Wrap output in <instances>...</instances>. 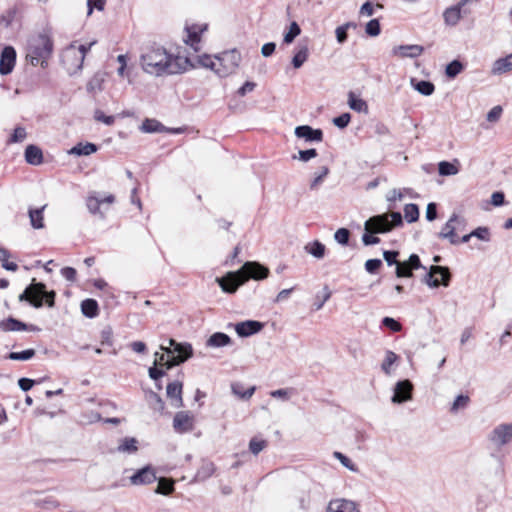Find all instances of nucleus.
<instances>
[{"instance_id": "1", "label": "nucleus", "mask_w": 512, "mask_h": 512, "mask_svg": "<svg viewBox=\"0 0 512 512\" xmlns=\"http://www.w3.org/2000/svg\"><path fill=\"white\" fill-rule=\"evenodd\" d=\"M143 70L151 75L178 74L187 70L188 58L173 57L162 47L148 48L141 56Z\"/></svg>"}, {"instance_id": "2", "label": "nucleus", "mask_w": 512, "mask_h": 512, "mask_svg": "<svg viewBox=\"0 0 512 512\" xmlns=\"http://www.w3.org/2000/svg\"><path fill=\"white\" fill-rule=\"evenodd\" d=\"M268 275V267L256 261H247L239 270L228 272L225 276L216 278V282L224 292L232 294L249 279L263 280Z\"/></svg>"}, {"instance_id": "3", "label": "nucleus", "mask_w": 512, "mask_h": 512, "mask_svg": "<svg viewBox=\"0 0 512 512\" xmlns=\"http://www.w3.org/2000/svg\"><path fill=\"white\" fill-rule=\"evenodd\" d=\"M403 224L400 212L383 213L375 215L366 220L364 224L365 233L362 236V242L366 246L375 245L380 242V238L375 234H384L393 230V228Z\"/></svg>"}, {"instance_id": "4", "label": "nucleus", "mask_w": 512, "mask_h": 512, "mask_svg": "<svg viewBox=\"0 0 512 512\" xmlns=\"http://www.w3.org/2000/svg\"><path fill=\"white\" fill-rule=\"evenodd\" d=\"M53 52V41L48 31L32 36L28 41L26 58L33 66L44 67Z\"/></svg>"}, {"instance_id": "5", "label": "nucleus", "mask_w": 512, "mask_h": 512, "mask_svg": "<svg viewBox=\"0 0 512 512\" xmlns=\"http://www.w3.org/2000/svg\"><path fill=\"white\" fill-rule=\"evenodd\" d=\"M55 297V291H47L44 283L35 282V279H33L32 283L25 288L18 299L21 302H29L35 308H41L44 303L49 308H52L55 305Z\"/></svg>"}, {"instance_id": "6", "label": "nucleus", "mask_w": 512, "mask_h": 512, "mask_svg": "<svg viewBox=\"0 0 512 512\" xmlns=\"http://www.w3.org/2000/svg\"><path fill=\"white\" fill-rule=\"evenodd\" d=\"M95 43V41H92L87 45L81 44L79 46L72 43L63 50L61 62L68 74L73 75L82 69L86 54Z\"/></svg>"}, {"instance_id": "7", "label": "nucleus", "mask_w": 512, "mask_h": 512, "mask_svg": "<svg viewBox=\"0 0 512 512\" xmlns=\"http://www.w3.org/2000/svg\"><path fill=\"white\" fill-rule=\"evenodd\" d=\"M488 441L500 449L512 442V422L496 425L487 436Z\"/></svg>"}, {"instance_id": "8", "label": "nucleus", "mask_w": 512, "mask_h": 512, "mask_svg": "<svg viewBox=\"0 0 512 512\" xmlns=\"http://www.w3.org/2000/svg\"><path fill=\"white\" fill-rule=\"evenodd\" d=\"M450 279L451 273L448 267L432 265L424 277V282L431 288H437L439 285L447 287Z\"/></svg>"}, {"instance_id": "9", "label": "nucleus", "mask_w": 512, "mask_h": 512, "mask_svg": "<svg viewBox=\"0 0 512 512\" xmlns=\"http://www.w3.org/2000/svg\"><path fill=\"white\" fill-rule=\"evenodd\" d=\"M463 224L464 220L457 214H453L438 233V237L442 239H448L452 245H457L459 243V239L457 238L455 232Z\"/></svg>"}, {"instance_id": "10", "label": "nucleus", "mask_w": 512, "mask_h": 512, "mask_svg": "<svg viewBox=\"0 0 512 512\" xmlns=\"http://www.w3.org/2000/svg\"><path fill=\"white\" fill-rule=\"evenodd\" d=\"M217 60L224 67V71L216 70V72L220 76H225L232 73L240 64L241 54L236 50H230L223 52L220 57H217Z\"/></svg>"}, {"instance_id": "11", "label": "nucleus", "mask_w": 512, "mask_h": 512, "mask_svg": "<svg viewBox=\"0 0 512 512\" xmlns=\"http://www.w3.org/2000/svg\"><path fill=\"white\" fill-rule=\"evenodd\" d=\"M413 384L410 380L405 379L398 381L394 387V394L391 401L396 404H401L412 399Z\"/></svg>"}, {"instance_id": "12", "label": "nucleus", "mask_w": 512, "mask_h": 512, "mask_svg": "<svg viewBox=\"0 0 512 512\" xmlns=\"http://www.w3.org/2000/svg\"><path fill=\"white\" fill-rule=\"evenodd\" d=\"M169 346L161 345V350L165 351L168 355L177 354L173 356L175 359H183V362L192 356V347L187 343H178L174 339H169Z\"/></svg>"}, {"instance_id": "13", "label": "nucleus", "mask_w": 512, "mask_h": 512, "mask_svg": "<svg viewBox=\"0 0 512 512\" xmlns=\"http://www.w3.org/2000/svg\"><path fill=\"white\" fill-rule=\"evenodd\" d=\"M129 480L135 486L148 485L157 480L156 471L151 465H147L137 470Z\"/></svg>"}, {"instance_id": "14", "label": "nucleus", "mask_w": 512, "mask_h": 512, "mask_svg": "<svg viewBox=\"0 0 512 512\" xmlns=\"http://www.w3.org/2000/svg\"><path fill=\"white\" fill-rule=\"evenodd\" d=\"M173 428L177 433H187L194 428V416L188 411L177 412L173 419Z\"/></svg>"}, {"instance_id": "15", "label": "nucleus", "mask_w": 512, "mask_h": 512, "mask_svg": "<svg viewBox=\"0 0 512 512\" xmlns=\"http://www.w3.org/2000/svg\"><path fill=\"white\" fill-rule=\"evenodd\" d=\"M468 8H463L459 3L446 8L443 12V19L446 25L456 26L462 17L470 14Z\"/></svg>"}, {"instance_id": "16", "label": "nucleus", "mask_w": 512, "mask_h": 512, "mask_svg": "<svg viewBox=\"0 0 512 512\" xmlns=\"http://www.w3.org/2000/svg\"><path fill=\"white\" fill-rule=\"evenodd\" d=\"M16 63V51L12 46L3 48L0 56V74L8 75L12 72Z\"/></svg>"}, {"instance_id": "17", "label": "nucleus", "mask_w": 512, "mask_h": 512, "mask_svg": "<svg viewBox=\"0 0 512 512\" xmlns=\"http://www.w3.org/2000/svg\"><path fill=\"white\" fill-rule=\"evenodd\" d=\"M264 324L256 320H246L235 324V331L240 337H249L262 330Z\"/></svg>"}, {"instance_id": "18", "label": "nucleus", "mask_w": 512, "mask_h": 512, "mask_svg": "<svg viewBox=\"0 0 512 512\" xmlns=\"http://www.w3.org/2000/svg\"><path fill=\"white\" fill-rule=\"evenodd\" d=\"M423 51L424 47L421 45H400L395 46L392 49V54L400 58H417L423 53Z\"/></svg>"}, {"instance_id": "19", "label": "nucleus", "mask_w": 512, "mask_h": 512, "mask_svg": "<svg viewBox=\"0 0 512 512\" xmlns=\"http://www.w3.org/2000/svg\"><path fill=\"white\" fill-rule=\"evenodd\" d=\"M295 135L304 138L306 141L321 142L323 140V132L321 129H313L311 126L302 125L295 128Z\"/></svg>"}, {"instance_id": "20", "label": "nucleus", "mask_w": 512, "mask_h": 512, "mask_svg": "<svg viewBox=\"0 0 512 512\" xmlns=\"http://www.w3.org/2000/svg\"><path fill=\"white\" fill-rule=\"evenodd\" d=\"M182 388L183 385L180 381H174L167 385V396L171 400L172 406L175 408H180L183 406Z\"/></svg>"}, {"instance_id": "21", "label": "nucleus", "mask_w": 512, "mask_h": 512, "mask_svg": "<svg viewBox=\"0 0 512 512\" xmlns=\"http://www.w3.org/2000/svg\"><path fill=\"white\" fill-rule=\"evenodd\" d=\"M327 512H360L357 504L346 499H336L330 501Z\"/></svg>"}, {"instance_id": "22", "label": "nucleus", "mask_w": 512, "mask_h": 512, "mask_svg": "<svg viewBox=\"0 0 512 512\" xmlns=\"http://www.w3.org/2000/svg\"><path fill=\"white\" fill-rule=\"evenodd\" d=\"M0 328L6 332L22 330L39 331L38 327L34 325H27L24 322H21L20 320L15 319L13 317H9L8 319L3 320L0 323Z\"/></svg>"}, {"instance_id": "23", "label": "nucleus", "mask_w": 512, "mask_h": 512, "mask_svg": "<svg viewBox=\"0 0 512 512\" xmlns=\"http://www.w3.org/2000/svg\"><path fill=\"white\" fill-rule=\"evenodd\" d=\"M309 57L308 40L300 41L295 47V54L292 58V65L295 69H299Z\"/></svg>"}, {"instance_id": "24", "label": "nucleus", "mask_w": 512, "mask_h": 512, "mask_svg": "<svg viewBox=\"0 0 512 512\" xmlns=\"http://www.w3.org/2000/svg\"><path fill=\"white\" fill-rule=\"evenodd\" d=\"M115 198L113 195H108L105 198L100 199L95 195H90L86 199V206L90 213L99 214L101 218L104 217L103 213L100 211V205L104 203L112 204Z\"/></svg>"}, {"instance_id": "25", "label": "nucleus", "mask_w": 512, "mask_h": 512, "mask_svg": "<svg viewBox=\"0 0 512 512\" xmlns=\"http://www.w3.org/2000/svg\"><path fill=\"white\" fill-rule=\"evenodd\" d=\"M207 30V24H194L190 27L186 28L187 36L184 40L187 44L194 47L195 44H198L200 41V34Z\"/></svg>"}, {"instance_id": "26", "label": "nucleus", "mask_w": 512, "mask_h": 512, "mask_svg": "<svg viewBox=\"0 0 512 512\" xmlns=\"http://www.w3.org/2000/svg\"><path fill=\"white\" fill-rule=\"evenodd\" d=\"M512 71V53L504 58L497 59L492 66L493 75H501Z\"/></svg>"}, {"instance_id": "27", "label": "nucleus", "mask_w": 512, "mask_h": 512, "mask_svg": "<svg viewBox=\"0 0 512 512\" xmlns=\"http://www.w3.org/2000/svg\"><path fill=\"white\" fill-rule=\"evenodd\" d=\"M25 160L31 165L41 164L43 161L41 149L35 145H28L25 149Z\"/></svg>"}, {"instance_id": "28", "label": "nucleus", "mask_w": 512, "mask_h": 512, "mask_svg": "<svg viewBox=\"0 0 512 512\" xmlns=\"http://www.w3.org/2000/svg\"><path fill=\"white\" fill-rule=\"evenodd\" d=\"M231 342L232 340L227 334L216 332L207 339L206 345L208 347L219 348L230 345Z\"/></svg>"}, {"instance_id": "29", "label": "nucleus", "mask_w": 512, "mask_h": 512, "mask_svg": "<svg viewBox=\"0 0 512 512\" xmlns=\"http://www.w3.org/2000/svg\"><path fill=\"white\" fill-rule=\"evenodd\" d=\"M97 146L93 143H78L69 150V154L77 156H88L97 151Z\"/></svg>"}, {"instance_id": "30", "label": "nucleus", "mask_w": 512, "mask_h": 512, "mask_svg": "<svg viewBox=\"0 0 512 512\" xmlns=\"http://www.w3.org/2000/svg\"><path fill=\"white\" fill-rule=\"evenodd\" d=\"M348 105L350 109L356 112L368 113V105L366 101L357 97L354 92L350 91L348 93Z\"/></svg>"}, {"instance_id": "31", "label": "nucleus", "mask_w": 512, "mask_h": 512, "mask_svg": "<svg viewBox=\"0 0 512 512\" xmlns=\"http://www.w3.org/2000/svg\"><path fill=\"white\" fill-rule=\"evenodd\" d=\"M214 471V464L209 461H204L197 470L194 480L199 482L205 481L213 475Z\"/></svg>"}, {"instance_id": "32", "label": "nucleus", "mask_w": 512, "mask_h": 512, "mask_svg": "<svg viewBox=\"0 0 512 512\" xmlns=\"http://www.w3.org/2000/svg\"><path fill=\"white\" fill-rule=\"evenodd\" d=\"M304 250L317 259H322L325 256V245L318 240H314L305 245Z\"/></svg>"}, {"instance_id": "33", "label": "nucleus", "mask_w": 512, "mask_h": 512, "mask_svg": "<svg viewBox=\"0 0 512 512\" xmlns=\"http://www.w3.org/2000/svg\"><path fill=\"white\" fill-rule=\"evenodd\" d=\"M145 133H161L166 131V127L156 119H145L140 127Z\"/></svg>"}, {"instance_id": "34", "label": "nucleus", "mask_w": 512, "mask_h": 512, "mask_svg": "<svg viewBox=\"0 0 512 512\" xmlns=\"http://www.w3.org/2000/svg\"><path fill=\"white\" fill-rule=\"evenodd\" d=\"M81 311L84 316L94 318L99 313L98 303L94 299H85L81 303Z\"/></svg>"}, {"instance_id": "35", "label": "nucleus", "mask_w": 512, "mask_h": 512, "mask_svg": "<svg viewBox=\"0 0 512 512\" xmlns=\"http://www.w3.org/2000/svg\"><path fill=\"white\" fill-rule=\"evenodd\" d=\"M411 85L413 88L424 96H430L435 90V86L430 81L421 80L416 82L415 79H411Z\"/></svg>"}, {"instance_id": "36", "label": "nucleus", "mask_w": 512, "mask_h": 512, "mask_svg": "<svg viewBox=\"0 0 512 512\" xmlns=\"http://www.w3.org/2000/svg\"><path fill=\"white\" fill-rule=\"evenodd\" d=\"M399 359V356L391 350L385 352L384 360L381 364L382 371L390 376L392 374V365L395 364Z\"/></svg>"}, {"instance_id": "37", "label": "nucleus", "mask_w": 512, "mask_h": 512, "mask_svg": "<svg viewBox=\"0 0 512 512\" xmlns=\"http://www.w3.org/2000/svg\"><path fill=\"white\" fill-rule=\"evenodd\" d=\"M46 205L39 209H30L29 210V218L30 222L33 228L35 229H41L44 227L43 223V211L45 209Z\"/></svg>"}, {"instance_id": "38", "label": "nucleus", "mask_w": 512, "mask_h": 512, "mask_svg": "<svg viewBox=\"0 0 512 512\" xmlns=\"http://www.w3.org/2000/svg\"><path fill=\"white\" fill-rule=\"evenodd\" d=\"M138 441L133 437L124 438L119 444L117 450L123 453H135L138 450Z\"/></svg>"}, {"instance_id": "39", "label": "nucleus", "mask_w": 512, "mask_h": 512, "mask_svg": "<svg viewBox=\"0 0 512 512\" xmlns=\"http://www.w3.org/2000/svg\"><path fill=\"white\" fill-rule=\"evenodd\" d=\"M174 491V482L166 479L160 478L158 480L157 488L155 489V493L162 495H169Z\"/></svg>"}, {"instance_id": "40", "label": "nucleus", "mask_w": 512, "mask_h": 512, "mask_svg": "<svg viewBox=\"0 0 512 512\" xmlns=\"http://www.w3.org/2000/svg\"><path fill=\"white\" fill-rule=\"evenodd\" d=\"M231 389H232L233 394H235L236 396H238L241 399H249L252 397V395L255 392L254 386H252L244 391L243 386L240 383L232 384Z\"/></svg>"}, {"instance_id": "41", "label": "nucleus", "mask_w": 512, "mask_h": 512, "mask_svg": "<svg viewBox=\"0 0 512 512\" xmlns=\"http://www.w3.org/2000/svg\"><path fill=\"white\" fill-rule=\"evenodd\" d=\"M351 27L355 28V27H356L355 23H353V22H347V23H345V24H343V25H341V26H338V27L336 28V30H335V34H336L337 42H338L339 44H343L344 42H346L347 37H348V33H347V31H348V29H349V28H351Z\"/></svg>"}, {"instance_id": "42", "label": "nucleus", "mask_w": 512, "mask_h": 512, "mask_svg": "<svg viewBox=\"0 0 512 512\" xmlns=\"http://www.w3.org/2000/svg\"><path fill=\"white\" fill-rule=\"evenodd\" d=\"M300 33H301L300 26L297 24V22L293 21L290 24L288 32H286L284 34L283 42L285 44H291L295 40V38L300 35Z\"/></svg>"}, {"instance_id": "43", "label": "nucleus", "mask_w": 512, "mask_h": 512, "mask_svg": "<svg viewBox=\"0 0 512 512\" xmlns=\"http://www.w3.org/2000/svg\"><path fill=\"white\" fill-rule=\"evenodd\" d=\"M404 216L409 223L415 222L419 218V208L416 204L409 203L404 207Z\"/></svg>"}, {"instance_id": "44", "label": "nucleus", "mask_w": 512, "mask_h": 512, "mask_svg": "<svg viewBox=\"0 0 512 512\" xmlns=\"http://www.w3.org/2000/svg\"><path fill=\"white\" fill-rule=\"evenodd\" d=\"M463 69L464 66L459 60H453L446 66L445 73L448 78H455Z\"/></svg>"}, {"instance_id": "45", "label": "nucleus", "mask_w": 512, "mask_h": 512, "mask_svg": "<svg viewBox=\"0 0 512 512\" xmlns=\"http://www.w3.org/2000/svg\"><path fill=\"white\" fill-rule=\"evenodd\" d=\"M438 172L442 176L456 175L458 168L450 162L442 161L438 164Z\"/></svg>"}, {"instance_id": "46", "label": "nucleus", "mask_w": 512, "mask_h": 512, "mask_svg": "<svg viewBox=\"0 0 512 512\" xmlns=\"http://www.w3.org/2000/svg\"><path fill=\"white\" fill-rule=\"evenodd\" d=\"M395 273H396V276L399 278H402V277L410 278L413 276V270L409 266V264H407V261L397 263Z\"/></svg>"}, {"instance_id": "47", "label": "nucleus", "mask_w": 512, "mask_h": 512, "mask_svg": "<svg viewBox=\"0 0 512 512\" xmlns=\"http://www.w3.org/2000/svg\"><path fill=\"white\" fill-rule=\"evenodd\" d=\"M35 350L34 349H27L21 352H11L8 355V358L11 360H17V361H26L34 357Z\"/></svg>"}, {"instance_id": "48", "label": "nucleus", "mask_w": 512, "mask_h": 512, "mask_svg": "<svg viewBox=\"0 0 512 512\" xmlns=\"http://www.w3.org/2000/svg\"><path fill=\"white\" fill-rule=\"evenodd\" d=\"M365 32L371 36L375 37L378 36L381 32L380 23L378 19H372L370 20L365 27Z\"/></svg>"}, {"instance_id": "49", "label": "nucleus", "mask_w": 512, "mask_h": 512, "mask_svg": "<svg viewBox=\"0 0 512 512\" xmlns=\"http://www.w3.org/2000/svg\"><path fill=\"white\" fill-rule=\"evenodd\" d=\"M266 446L267 442L265 440H259L257 438H252L249 442V450L254 455H258Z\"/></svg>"}, {"instance_id": "50", "label": "nucleus", "mask_w": 512, "mask_h": 512, "mask_svg": "<svg viewBox=\"0 0 512 512\" xmlns=\"http://www.w3.org/2000/svg\"><path fill=\"white\" fill-rule=\"evenodd\" d=\"M469 403V397L466 395H458L456 399L454 400L450 411L452 413L457 412L459 409L465 408Z\"/></svg>"}, {"instance_id": "51", "label": "nucleus", "mask_w": 512, "mask_h": 512, "mask_svg": "<svg viewBox=\"0 0 512 512\" xmlns=\"http://www.w3.org/2000/svg\"><path fill=\"white\" fill-rule=\"evenodd\" d=\"M350 238V231L346 228H339L335 234L334 239L341 245H347Z\"/></svg>"}, {"instance_id": "52", "label": "nucleus", "mask_w": 512, "mask_h": 512, "mask_svg": "<svg viewBox=\"0 0 512 512\" xmlns=\"http://www.w3.org/2000/svg\"><path fill=\"white\" fill-rule=\"evenodd\" d=\"M149 401L154 410L162 411L164 409V402L156 392L149 393Z\"/></svg>"}, {"instance_id": "53", "label": "nucleus", "mask_w": 512, "mask_h": 512, "mask_svg": "<svg viewBox=\"0 0 512 512\" xmlns=\"http://www.w3.org/2000/svg\"><path fill=\"white\" fill-rule=\"evenodd\" d=\"M382 325L393 332H399L402 330V325L392 317H384L382 319Z\"/></svg>"}, {"instance_id": "54", "label": "nucleus", "mask_w": 512, "mask_h": 512, "mask_svg": "<svg viewBox=\"0 0 512 512\" xmlns=\"http://www.w3.org/2000/svg\"><path fill=\"white\" fill-rule=\"evenodd\" d=\"M329 174V168L327 166H322L320 168L319 173L316 175V177L313 179V181L310 184L311 189H315L318 185H320L323 181V179Z\"/></svg>"}, {"instance_id": "55", "label": "nucleus", "mask_w": 512, "mask_h": 512, "mask_svg": "<svg viewBox=\"0 0 512 512\" xmlns=\"http://www.w3.org/2000/svg\"><path fill=\"white\" fill-rule=\"evenodd\" d=\"M472 237H476L482 241L490 240V231L487 227H478L471 232Z\"/></svg>"}, {"instance_id": "56", "label": "nucleus", "mask_w": 512, "mask_h": 512, "mask_svg": "<svg viewBox=\"0 0 512 512\" xmlns=\"http://www.w3.org/2000/svg\"><path fill=\"white\" fill-rule=\"evenodd\" d=\"M350 120L351 115L349 113H343L333 119V124L340 129H344L348 126Z\"/></svg>"}, {"instance_id": "57", "label": "nucleus", "mask_w": 512, "mask_h": 512, "mask_svg": "<svg viewBox=\"0 0 512 512\" xmlns=\"http://www.w3.org/2000/svg\"><path fill=\"white\" fill-rule=\"evenodd\" d=\"M333 455L336 459H338L341 462V464L344 467L348 468L351 471H356L355 465L352 463V461L347 456H345L344 454H342L341 452H338V451H335Z\"/></svg>"}, {"instance_id": "58", "label": "nucleus", "mask_w": 512, "mask_h": 512, "mask_svg": "<svg viewBox=\"0 0 512 512\" xmlns=\"http://www.w3.org/2000/svg\"><path fill=\"white\" fill-rule=\"evenodd\" d=\"M317 151L314 148L307 150H300L298 152V159L303 162H308L309 160L315 158L317 156Z\"/></svg>"}, {"instance_id": "59", "label": "nucleus", "mask_w": 512, "mask_h": 512, "mask_svg": "<svg viewBox=\"0 0 512 512\" xmlns=\"http://www.w3.org/2000/svg\"><path fill=\"white\" fill-rule=\"evenodd\" d=\"M323 291L324 295L322 299H320V297L317 296L313 304L315 310H320L323 307L324 303L331 297V291L328 289L327 286L324 287Z\"/></svg>"}, {"instance_id": "60", "label": "nucleus", "mask_w": 512, "mask_h": 512, "mask_svg": "<svg viewBox=\"0 0 512 512\" xmlns=\"http://www.w3.org/2000/svg\"><path fill=\"white\" fill-rule=\"evenodd\" d=\"M94 119L99 122H103L104 124L110 126L114 123V116H106L101 110H96L94 113Z\"/></svg>"}, {"instance_id": "61", "label": "nucleus", "mask_w": 512, "mask_h": 512, "mask_svg": "<svg viewBox=\"0 0 512 512\" xmlns=\"http://www.w3.org/2000/svg\"><path fill=\"white\" fill-rule=\"evenodd\" d=\"M106 0H87V7H88V15H91L93 12V9H97L99 11H102L104 9Z\"/></svg>"}, {"instance_id": "62", "label": "nucleus", "mask_w": 512, "mask_h": 512, "mask_svg": "<svg viewBox=\"0 0 512 512\" xmlns=\"http://www.w3.org/2000/svg\"><path fill=\"white\" fill-rule=\"evenodd\" d=\"M382 266L380 259H369L365 263V269L368 273H375Z\"/></svg>"}, {"instance_id": "63", "label": "nucleus", "mask_w": 512, "mask_h": 512, "mask_svg": "<svg viewBox=\"0 0 512 512\" xmlns=\"http://www.w3.org/2000/svg\"><path fill=\"white\" fill-rule=\"evenodd\" d=\"M398 255H399L398 251L387 250V251H384V253H383L384 260L387 262V264L389 266H391V265L397 266V263H399V261H397Z\"/></svg>"}, {"instance_id": "64", "label": "nucleus", "mask_w": 512, "mask_h": 512, "mask_svg": "<svg viewBox=\"0 0 512 512\" xmlns=\"http://www.w3.org/2000/svg\"><path fill=\"white\" fill-rule=\"evenodd\" d=\"M26 138V130L23 127H16L11 136V142H22Z\"/></svg>"}]
</instances>
